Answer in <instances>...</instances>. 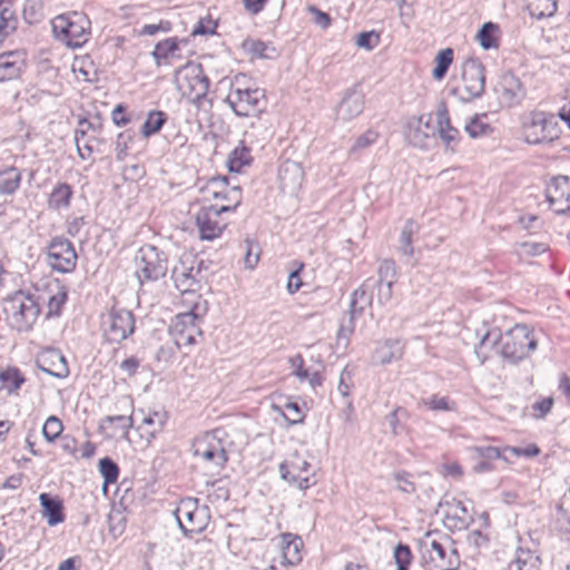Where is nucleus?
Returning a JSON list of instances; mask_svg holds the SVG:
<instances>
[{
	"label": "nucleus",
	"mask_w": 570,
	"mask_h": 570,
	"mask_svg": "<svg viewBox=\"0 0 570 570\" xmlns=\"http://www.w3.org/2000/svg\"><path fill=\"white\" fill-rule=\"evenodd\" d=\"M278 180L283 193L295 196L302 187L304 170L298 163L285 160L278 169Z\"/></svg>",
	"instance_id": "nucleus-20"
},
{
	"label": "nucleus",
	"mask_w": 570,
	"mask_h": 570,
	"mask_svg": "<svg viewBox=\"0 0 570 570\" xmlns=\"http://www.w3.org/2000/svg\"><path fill=\"white\" fill-rule=\"evenodd\" d=\"M235 206L209 204L203 205L196 215V225L199 236L205 240H213L220 236L227 223L222 218L225 213L235 212Z\"/></svg>",
	"instance_id": "nucleus-9"
},
{
	"label": "nucleus",
	"mask_w": 570,
	"mask_h": 570,
	"mask_svg": "<svg viewBox=\"0 0 570 570\" xmlns=\"http://www.w3.org/2000/svg\"><path fill=\"white\" fill-rule=\"evenodd\" d=\"M22 179L21 171L11 166L0 171V195H12L20 187Z\"/></svg>",
	"instance_id": "nucleus-33"
},
{
	"label": "nucleus",
	"mask_w": 570,
	"mask_h": 570,
	"mask_svg": "<svg viewBox=\"0 0 570 570\" xmlns=\"http://www.w3.org/2000/svg\"><path fill=\"white\" fill-rule=\"evenodd\" d=\"M364 109V96L356 90L346 92L336 109V116L343 121H350L362 114Z\"/></svg>",
	"instance_id": "nucleus-24"
},
{
	"label": "nucleus",
	"mask_w": 570,
	"mask_h": 570,
	"mask_svg": "<svg viewBox=\"0 0 570 570\" xmlns=\"http://www.w3.org/2000/svg\"><path fill=\"white\" fill-rule=\"evenodd\" d=\"M288 363L292 373L295 375L301 382L308 381L311 387L315 391L317 387L322 386L324 377L321 375L318 370L309 371L304 367V358L301 354H296L289 357Z\"/></svg>",
	"instance_id": "nucleus-29"
},
{
	"label": "nucleus",
	"mask_w": 570,
	"mask_h": 570,
	"mask_svg": "<svg viewBox=\"0 0 570 570\" xmlns=\"http://www.w3.org/2000/svg\"><path fill=\"white\" fill-rule=\"evenodd\" d=\"M394 481L396 482V488L403 493H414L416 488L413 481L411 480V474L407 472H396L393 475Z\"/></svg>",
	"instance_id": "nucleus-56"
},
{
	"label": "nucleus",
	"mask_w": 570,
	"mask_h": 570,
	"mask_svg": "<svg viewBox=\"0 0 570 570\" xmlns=\"http://www.w3.org/2000/svg\"><path fill=\"white\" fill-rule=\"evenodd\" d=\"M196 259L187 257L180 259L171 271V278L181 293L195 292L199 282L200 268L195 266Z\"/></svg>",
	"instance_id": "nucleus-19"
},
{
	"label": "nucleus",
	"mask_w": 570,
	"mask_h": 570,
	"mask_svg": "<svg viewBox=\"0 0 570 570\" xmlns=\"http://www.w3.org/2000/svg\"><path fill=\"white\" fill-rule=\"evenodd\" d=\"M202 202L204 205H209L215 202L217 197H232L234 198L235 208L240 205L242 191L239 187H229L226 177H214L209 179L203 187H200Z\"/></svg>",
	"instance_id": "nucleus-17"
},
{
	"label": "nucleus",
	"mask_w": 570,
	"mask_h": 570,
	"mask_svg": "<svg viewBox=\"0 0 570 570\" xmlns=\"http://www.w3.org/2000/svg\"><path fill=\"white\" fill-rule=\"evenodd\" d=\"M499 26L494 22H485L476 35L480 46L484 50L497 49L499 47Z\"/></svg>",
	"instance_id": "nucleus-36"
},
{
	"label": "nucleus",
	"mask_w": 570,
	"mask_h": 570,
	"mask_svg": "<svg viewBox=\"0 0 570 570\" xmlns=\"http://www.w3.org/2000/svg\"><path fill=\"white\" fill-rule=\"evenodd\" d=\"M303 541L298 535L285 533L282 537V563L285 566H295L301 562Z\"/></svg>",
	"instance_id": "nucleus-28"
},
{
	"label": "nucleus",
	"mask_w": 570,
	"mask_h": 570,
	"mask_svg": "<svg viewBox=\"0 0 570 570\" xmlns=\"http://www.w3.org/2000/svg\"><path fill=\"white\" fill-rule=\"evenodd\" d=\"M167 115L160 110H153L147 115L146 120L141 126V135L144 137H150L160 131L165 122L167 121Z\"/></svg>",
	"instance_id": "nucleus-38"
},
{
	"label": "nucleus",
	"mask_w": 570,
	"mask_h": 570,
	"mask_svg": "<svg viewBox=\"0 0 570 570\" xmlns=\"http://www.w3.org/2000/svg\"><path fill=\"white\" fill-rule=\"evenodd\" d=\"M558 137V124L552 115L535 111L531 114L530 120L524 124V138L528 144H547Z\"/></svg>",
	"instance_id": "nucleus-13"
},
{
	"label": "nucleus",
	"mask_w": 570,
	"mask_h": 570,
	"mask_svg": "<svg viewBox=\"0 0 570 570\" xmlns=\"http://www.w3.org/2000/svg\"><path fill=\"white\" fill-rule=\"evenodd\" d=\"M105 424H117L122 431L124 436L128 435L129 429L132 426V417L126 415H110L104 419Z\"/></svg>",
	"instance_id": "nucleus-60"
},
{
	"label": "nucleus",
	"mask_w": 570,
	"mask_h": 570,
	"mask_svg": "<svg viewBox=\"0 0 570 570\" xmlns=\"http://www.w3.org/2000/svg\"><path fill=\"white\" fill-rule=\"evenodd\" d=\"M166 422L167 414L165 412H153L142 419L141 424L137 429L147 444H150L157 434L163 431Z\"/></svg>",
	"instance_id": "nucleus-26"
},
{
	"label": "nucleus",
	"mask_w": 570,
	"mask_h": 570,
	"mask_svg": "<svg viewBox=\"0 0 570 570\" xmlns=\"http://www.w3.org/2000/svg\"><path fill=\"white\" fill-rule=\"evenodd\" d=\"M194 454L217 468L224 466L228 460L225 449L214 435H206L203 440L198 441L195 445Z\"/></svg>",
	"instance_id": "nucleus-21"
},
{
	"label": "nucleus",
	"mask_w": 570,
	"mask_h": 570,
	"mask_svg": "<svg viewBox=\"0 0 570 570\" xmlns=\"http://www.w3.org/2000/svg\"><path fill=\"white\" fill-rule=\"evenodd\" d=\"M549 246L546 243L539 242H522L518 245L517 253L522 256H539L546 253Z\"/></svg>",
	"instance_id": "nucleus-52"
},
{
	"label": "nucleus",
	"mask_w": 570,
	"mask_h": 570,
	"mask_svg": "<svg viewBox=\"0 0 570 570\" xmlns=\"http://www.w3.org/2000/svg\"><path fill=\"white\" fill-rule=\"evenodd\" d=\"M397 279L396 266L393 261L384 259L379 267L376 282L395 283Z\"/></svg>",
	"instance_id": "nucleus-54"
},
{
	"label": "nucleus",
	"mask_w": 570,
	"mask_h": 570,
	"mask_svg": "<svg viewBox=\"0 0 570 570\" xmlns=\"http://www.w3.org/2000/svg\"><path fill=\"white\" fill-rule=\"evenodd\" d=\"M99 471L104 476L106 484L115 483L119 475V468L117 463L108 456L100 459Z\"/></svg>",
	"instance_id": "nucleus-49"
},
{
	"label": "nucleus",
	"mask_w": 570,
	"mask_h": 570,
	"mask_svg": "<svg viewBox=\"0 0 570 570\" xmlns=\"http://www.w3.org/2000/svg\"><path fill=\"white\" fill-rule=\"evenodd\" d=\"M289 424H298L304 421V412L298 402L286 401L283 405H274Z\"/></svg>",
	"instance_id": "nucleus-41"
},
{
	"label": "nucleus",
	"mask_w": 570,
	"mask_h": 570,
	"mask_svg": "<svg viewBox=\"0 0 570 570\" xmlns=\"http://www.w3.org/2000/svg\"><path fill=\"white\" fill-rule=\"evenodd\" d=\"M226 101L238 117L255 116L266 108L265 90L261 88L233 87Z\"/></svg>",
	"instance_id": "nucleus-8"
},
{
	"label": "nucleus",
	"mask_w": 570,
	"mask_h": 570,
	"mask_svg": "<svg viewBox=\"0 0 570 570\" xmlns=\"http://www.w3.org/2000/svg\"><path fill=\"white\" fill-rule=\"evenodd\" d=\"M132 140V136L128 132H120L116 140V158L121 161L127 155L128 142Z\"/></svg>",
	"instance_id": "nucleus-63"
},
{
	"label": "nucleus",
	"mask_w": 570,
	"mask_h": 570,
	"mask_svg": "<svg viewBox=\"0 0 570 570\" xmlns=\"http://www.w3.org/2000/svg\"><path fill=\"white\" fill-rule=\"evenodd\" d=\"M379 138V134L372 129L365 131L362 136H360L354 142L351 151H357L360 149L366 148L374 144Z\"/></svg>",
	"instance_id": "nucleus-62"
},
{
	"label": "nucleus",
	"mask_w": 570,
	"mask_h": 570,
	"mask_svg": "<svg viewBox=\"0 0 570 570\" xmlns=\"http://www.w3.org/2000/svg\"><path fill=\"white\" fill-rule=\"evenodd\" d=\"M498 346L502 357L511 364H517L530 356L537 350L538 341L534 332L527 324H517L503 334L488 331L480 341V347L487 344Z\"/></svg>",
	"instance_id": "nucleus-1"
},
{
	"label": "nucleus",
	"mask_w": 570,
	"mask_h": 570,
	"mask_svg": "<svg viewBox=\"0 0 570 570\" xmlns=\"http://www.w3.org/2000/svg\"><path fill=\"white\" fill-rule=\"evenodd\" d=\"M175 83L181 96L199 102L206 97L210 81L200 63L187 62L175 72Z\"/></svg>",
	"instance_id": "nucleus-5"
},
{
	"label": "nucleus",
	"mask_w": 570,
	"mask_h": 570,
	"mask_svg": "<svg viewBox=\"0 0 570 570\" xmlns=\"http://www.w3.org/2000/svg\"><path fill=\"white\" fill-rule=\"evenodd\" d=\"M2 309L8 325L18 332L31 331L41 312L39 297L24 291H17L4 298Z\"/></svg>",
	"instance_id": "nucleus-2"
},
{
	"label": "nucleus",
	"mask_w": 570,
	"mask_h": 570,
	"mask_svg": "<svg viewBox=\"0 0 570 570\" xmlns=\"http://www.w3.org/2000/svg\"><path fill=\"white\" fill-rule=\"evenodd\" d=\"M0 381L3 387L12 393L20 389L24 382V377L18 368L13 367L0 372Z\"/></svg>",
	"instance_id": "nucleus-46"
},
{
	"label": "nucleus",
	"mask_w": 570,
	"mask_h": 570,
	"mask_svg": "<svg viewBox=\"0 0 570 570\" xmlns=\"http://www.w3.org/2000/svg\"><path fill=\"white\" fill-rule=\"evenodd\" d=\"M438 131L443 142L454 149L459 141L460 132L451 125L449 112L445 108L439 109L436 112Z\"/></svg>",
	"instance_id": "nucleus-30"
},
{
	"label": "nucleus",
	"mask_w": 570,
	"mask_h": 570,
	"mask_svg": "<svg viewBox=\"0 0 570 570\" xmlns=\"http://www.w3.org/2000/svg\"><path fill=\"white\" fill-rule=\"evenodd\" d=\"M422 118H413L407 122L406 138L414 146H422L425 139L429 137L428 134L420 129Z\"/></svg>",
	"instance_id": "nucleus-48"
},
{
	"label": "nucleus",
	"mask_w": 570,
	"mask_h": 570,
	"mask_svg": "<svg viewBox=\"0 0 570 570\" xmlns=\"http://www.w3.org/2000/svg\"><path fill=\"white\" fill-rule=\"evenodd\" d=\"M279 473L283 480L296 485L299 490H306L316 483L311 463L297 451L279 464Z\"/></svg>",
	"instance_id": "nucleus-10"
},
{
	"label": "nucleus",
	"mask_w": 570,
	"mask_h": 570,
	"mask_svg": "<svg viewBox=\"0 0 570 570\" xmlns=\"http://www.w3.org/2000/svg\"><path fill=\"white\" fill-rule=\"evenodd\" d=\"M546 197L556 214H566L570 210V178L554 177L546 189Z\"/></svg>",
	"instance_id": "nucleus-16"
},
{
	"label": "nucleus",
	"mask_w": 570,
	"mask_h": 570,
	"mask_svg": "<svg viewBox=\"0 0 570 570\" xmlns=\"http://www.w3.org/2000/svg\"><path fill=\"white\" fill-rule=\"evenodd\" d=\"M376 286V281L367 278L357 289L352 294L350 308L354 314H363L366 307L371 306L373 301V288Z\"/></svg>",
	"instance_id": "nucleus-27"
},
{
	"label": "nucleus",
	"mask_w": 570,
	"mask_h": 570,
	"mask_svg": "<svg viewBox=\"0 0 570 570\" xmlns=\"http://www.w3.org/2000/svg\"><path fill=\"white\" fill-rule=\"evenodd\" d=\"M77 253L73 244L65 237H55L47 246V263L56 272L71 273L77 266Z\"/></svg>",
	"instance_id": "nucleus-14"
},
{
	"label": "nucleus",
	"mask_w": 570,
	"mask_h": 570,
	"mask_svg": "<svg viewBox=\"0 0 570 570\" xmlns=\"http://www.w3.org/2000/svg\"><path fill=\"white\" fill-rule=\"evenodd\" d=\"M440 508L443 510V523L451 531L464 530L472 522L466 507L458 499L444 500Z\"/></svg>",
	"instance_id": "nucleus-18"
},
{
	"label": "nucleus",
	"mask_w": 570,
	"mask_h": 570,
	"mask_svg": "<svg viewBox=\"0 0 570 570\" xmlns=\"http://www.w3.org/2000/svg\"><path fill=\"white\" fill-rule=\"evenodd\" d=\"M529 7L537 19L552 17L558 8L557 0H531Z\"/></svg>",
	"instance_id": "nucleus-43"
},
{
	"label": "nucleus",
	"mask_w": 570,
	"mask_h": 570,
	"mask_svg": "<svg viewBox=\"0 0 570 570\" xmlns=\"http://www.w3.org/2000/svg\"><path fill=\"white\" fill-rule=\"evenodd\" d=\"M489 128L490 127L488 125L481 122L478 118H473L465 125V131L472 138H478L485 135Z\"/></svg>",
	"instance_id": "nucleus-64"
},
{
	"label": "nucleus",
	"mask_w": 570,
	"mask_h": 570,
	"mask_svg": "<svg viewBox=\"0 0 570 570\" xmlns=\"http://www.w3.org/2000/svg\"><path fill=\"white\" fill-rule=\"evenodd\" d=\"M414 230V220L407 219L400 235V250L402 252L403 255L412 256L414 254V248L412 246V235Z\"/></svg>",
	"instance_id": "nucleus-47"
},
{
	"label": "nucleus",
	"mask_w": 570,
	"mask_h": 570,
	"mask_svg": "<svg viewBox=\"0 0 570 570\" xmlns=\"http://www.w3.org/2000/svg\"><path fill=\"white\" fill-rule=\"evenodd\" d=\"M452 61H453V50L451 48L442 49L435 58L436 66L432 72L434 79H436V80L443 79L445 77Z\"/></svg>",
	"instance_id": "nucleus-44"
},
{
	"label": "nucleus",
	"mask_w": 570,
	"mask_h": 570,
	"mask_svg": "<svg viewBox=\"0 0 570 570\" xmlns=\"http://www.w3.org/2000/svg\"><path fill=\"white\" fill-rule=\"evenodd\" d=\"M422 562L425 570H456L460 557L456 549L450 551L436 540L423 543Z\"/></svg>",
	"instance_id": "nucleus-15"
},
{
	"label": "nucleus",
	"mask_w": 570,
	"mask_h": 570,
	"mask_svg": "<svg viewBox=\"0 0 570 570\" xmlns=\"http://www.w3.org/2000/svg\"><path fill=\"white\" fill-rule=\"evenodd\" d=\"M420 405L426 406L431 411L451 412L456 409L454 401H451L446 396H439L433 394L430 397L422 399Z\"/></svg>",
	"instance_id": "nucleus-42"
},
{
	"label": "nucleus",
	"mask_w": 570,
	"mask_h": 570,
	"mask_svg": "<svg viewBox=\"0 0 570 570\" xmlns=\"http://www.w3.org/2000/svg\"><path fill=\"white\" fill-rule=\"evenodd\" d=\"M171 30V22L168 20H160L158 23H150L142 26L140 35L155 36L158 32H169Z\"/></svg>",
	"instance_id": "nucleus-61"
},
{
	"label": "nucleus",
	"mask_w": 570,
	"mask_h": 570,
	"mask_svg": "<svg viewBox=\"0 0 570 570\" xmlns=\"http://www.w3.org/2000/svg\"><path fill=\"white\" fill-rule=\"evenodd\" d=\"M136 276L140 285L163 278L168 271V257L164 250L147 244L136 255Z\"/></svg>",
	"instance_id": "nucleus-6"
},
{
	"label": "nucleus",
	"mask_w": 570,
	"mask_h": 570,
	"mask_svg": "<svg viewBox=\"0 0 570 570\" xmlns=\"http://www.w3.org/2000/svg\"><path fill=\"white\" fill-rule=\"evenodd\" d=\"M68 299V291L63 286H58L57 291L50 295L47 303V318L58 317L61 315L62 307Z\"/></svg>",
	"instance_id": "nucleus-39"
},
{
	"label": "nucleus",
	"mask_w": 570,
	"mask_h": 570,
	"mask_svg": "<svg viewBox=\"0 0 570 570\" xmlns=\"http://www.w3.org/2000/svg\"><path fill=\"white\" fill-rule=\"evenodd\" d=\"M361 314H354L352 313V309L350 308L348 315L343 317L340 330H338V340L345 338L348 340L350 335L355 330V318L360 316Z\"/></svg>",
	"instance_id": "nucleus-58"
},
{
	"label": "nucleus",
	"mask_w": 570,
	"mask_h": 570,
	"mask_svg": "<svg viewBox=\"0 0 570 570\" xmlns=\"http://www.w3.org/2000/svg\"><path fill=\"white\" fill-rule=\"evenodd\" d=\"M380 40V33L374 30H371L358 33L355 43L357 47L371 51L379 46Z\"/></svg>",
	"instance_id": "nucleus-53"
},
{
	"label": "nucleus",
	"mask_w": 570,
	"mask_h": 570,
	"mask_svg": "<svg viewBox=\"0 0 570 570\" xmlns=\"http://www.w3.org/2000/svg\"><path fill=\"white\" fill-rule=\"evenodd\" d=\"M476 452L479 455L487 461L502 459L504 461H509V453L504 452V449L500 450L495 446H479L476 448Z\"/></svg>",
	"instance_id": "nucleus-57"
},
{
	"label": "nucleus",
	"mask_w": 570,
	"mask_h": 570,
	"mask_svg": "<svg viewBox=\"0 0 570 570\" xmlns=\"http://www.w3.org/2000/svg\"><path fill=\"white\" fill-rule=\"evenodd\" d=\"M39 501L42 508V517L49 525L53 527L65 521L62 501L58 497L41 493Z\"/></svg>",
	"instance_id": "nucleus-25"
},
{
	"label": "nucleus",
	"mask_w": 570,
	"mask_h": 570,
	"mask_svg": "<svg viewBox=\"0 0 570 570\" xmlns=\"http://www.w3.org/2000/svg\"><path fill=\"white\" fill-rule=\"evenodd\" d=\"M205 312L206 308L196 303L190 311L175 316L169 332L178 348L190 347L203 337L202 323Z\"/></svg>",
	"instance_id": "nucleus-4"
},
{
	"label": "nucleus",
	"mask_w": 570,
	"mask_h": 570,
	"mask_svg": "<svg viewBox=\"0 0 570 570\" xmlns=\"http://www.w3.org/2000/svg\"><path fill=\"white\" fill-rule=\"evenodd\" d=\"M51 366L50 367H41L49 375L63 379L69 374V368L67 365V361L65 356L59 352L50 353Z\"/></svg>",
	"instance_id": "nucleus-45"
},
{
	"label": "nucleus",
	"mask_w": 570,
	"mask_h": 570,
	"mask_svg": "<svg viewBox=\"0 0 570 570\" xmlns=\"http://www.w3.org/2000/svg\"><path fill=\"white\" fill-rule=\"evenodd\" d=\"M179 41L177 38H167L159 41L156 46L151 56L157 66L167 63L170 58L179 57Z\"/></svg>",
	"instance_id": "nucleus-32"
},
{
	"label": "nucleus",
	"mask_w": 570,
	"mask_h": 570,
	"mask_svg": "<svg viewBox=\"0 0 570 570\" xmlns=\"http://www.w3.org/2000/svg\"><path fill=\"white\" fill-rule=\"evenodd\" d=\"M252 161L250 150L247 147H237L229 155L227 166L229 171L239 173Z\"/></svg>",
	"instance_id": "nucleus-40"
},
{
	"label": "nucleus",
	"mask_w": 570,
	"mask_h": 570,
	"mask_svg": "<svg viewBox=\"0 0 570 570\" xmlns=\"http://www.w3.org/2000/svg\"><path fill=\"white\" fill-rule=\"evenodd\" d=\"M217 23L212 18H202L193 28V36H209L214 35Z\"/></svg>",
	"instance_id": "nucleus-59"
},
{
	"label": "nucleus",
	"mask_w": 570,
	"mask_h": 570,
	"mask_svg": "<svg viewBox=\"0 0 570 570\" xmlns=\"http://www.w3.org/2000/svg\"><path fill=\"white\" fill-rule=\"evenodd\" d=\"M175 517L184 533H200L209 522V509L200 505L196 498L181 499L175 510Z\"/></svg>",
	"instance_id": "nucleus-7"
},
{
	"label": "nucleus",
	"mask_w": 570,
	"mask_h": 570,
	"mask_svg": "<svg viewBox=\"0 0 570 570\" xmlns=\"http://www.w3.org/2000/svg\"><path fill=\"white\" fill-rule=\"evenodd\" d=\"M18 19L10 2L0 3V36L6 37L17 29Z\"/></svg>",
	"instance_id": "nucleus-37"
},
{
	"label": "nucleus",
	"mask_w": 570,
	"mask_h": 570,
	"mask_svg": "<svg viewBox=\"0 0 570 570\" xmlns=\"http://www.w3.org/2000/svg\"><path fill=\"white\" fill-rule=\"evenodd\" d=\"M104 336L109 343H120L135 331V316L126 308L112 307L102 318Z\"/></svg>",
	"instance_id": "nucleus-11"
},
{
	"label": "nucleus",
	"mask_w": 570,
	"mask_h": 570,
	"mask_svg": "<svg viewBox=\"0 0 570 570\" xmlns=\"http://www.w3.org/2000/svg\"><path fill=\"white\" fill-rule=\"evenodd\" d=\"M24 53L8 51L0 55V82L18 78L24 69Z\"/></svg>",
	"instance_id": "nucleus-23"
},
{
	"label": "nucleus",
	"mask_w": 570,
	"mask_h": 570,
	"mask_svg": "<svg viewBox=\"0 0 570 570\" xmlns=\"http://www.w3.org/2000/svg\"><path fill=\"white\" fill-rule=\"evenodd\" d=\"M462 87L456 90L460 98L464 101H471L479 98L484 92L485 75L484 67L476 58H468L461 67Z\"/></svg>",
	"instance_id": "nucleus-12"
},
{
	"label": "nucleus",
	"mask_w": 570,
	"mask_h": 570,
	"mask_svg": "<svg viewBox=\"0 0 570 570\" xmlns=\"http://www.w3.org/2000/svg\"><path fill=\"white\" fill-rule=\"evenodd\" d=\"M72 187L67 183H57L48 197V208L59 212L70 206Z\"/></svg>",
	"instance_id": "nucleus-31"
},
{
	"label": "nucleus",
	"mask_w": 570,
	"mask_h": 570,
	"mask_svg": "<svg viewBox=\"0 0 570 570\" xmlns=\"http://www.w3.org/2000/svg\"><path fill=\"white\" fill-rule=\"evenodd\" d=\"M402 355L403 346L399 340L385 341L384 344L381 345L375 352L377 361L382 364H389L393 361L400 360Z\"/></svg>",
	"instance_id": "nucleus-35"
},
{
	"label": "nucleus",
	"mask_w": 570,
	"mask_h": 570,
	"mask_svg": "<svg viewBox=\"0 0 570 570\" xmlns=\"http://www.w3.org/2000/svg\"><path fill=\"white\" fill-rule=\"evenodd\" d=\"M412 551L407 544L399 543L394 549V560L397 566L396 570H409L412 563Z\"/></svg>",
	"instance_id": "nucleus-50"
},
{
	"label": "nucleus",
	"mask_w": 570,
	"mask_h": 570,
	"mask_svg": "<svg viewBox=\"0 0 570 570\" xmlns=\"http://www.w3.org/2000/svg\"><path fill=\"white\" fill-rule=\"evenodd\" d=\"M63 431L62 422L57 416H49L43 424L42 434L48 442L55 441Z\"/></svg>",
	"instance_id": "nucleus-51"
},
{
	"label": "nucleus",
	"mask_w": 570,
	"mask_h": 570,
	"mask_svg": "<svg viewBox=\"0 0 570 570\" xmlns=\"http://www.w3.org/2000/svg\"><path fill=\"white\" fill-rule=\"evenodd\" d=\"M294 264L297 266H296V268L291 271V273L288 275V279H287V285H286L287 292L289 294H295L296 292H298L301 289V287L303 285L302 278H301V272L304 268V264L297 263V262H295Z\"/></svg>",
	"instance_id": "nucleus-55"
},
{
	"label": "nucleus",
	"mask_w": 570,
	"mask_h": 570,
	"mask_svg": "<svg viewBox=\"0 0 570 570\" xmlns=\"http://www.w3.org/2000/svg\"><path fill=\"white\" fill-rule=\"evenodd\" d=\"M497 94L500 104L505 107H511L519 102L523 96L520 80L513 75H504L498 83Z\"/></svg>",
	"instance_id": "nucleus-22"
},
{
	"label": "nucleus",
	"mask_w": 570,
	"mask_h": 570,
	"mask_svg": "<svg viewBox=\"0 0 570 570\" xmlns=\"http://www.w3.org/2000/svg\"><path fill=\"white\" fill-rule=\"evenodd\" d=\"M540 564L541 560L535 552L519 547L510 567H514L515 570H540Z\"/></svg>",
	"instance_id": "nucleus-34"
},
{
	"label": "nucleus",
	"mask_w": 570,
	"mask_h": 570,
	"mask_svg": "<svg viewBox=\"0 0 570 570\" xmlns=\"http://www.w3.org/2000/svg\"><path fill=\"white\" fill-rule=\"evenodd\" d=\"M51 27L57 40L70 48H80L89 40L91 22L86 13L70 11L55 17Z\"/></svg>",
	"instance_id": "nucleus-3"
}]
</instances>
